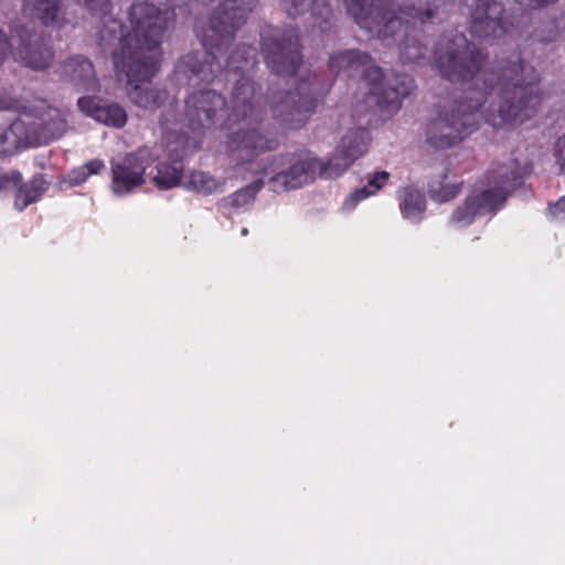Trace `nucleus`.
<instances>
[{
  "instance_id": "f257e3e1",
  "label": "nucleus",
  "mask_w": 565,
  "mask_h": 565,
  "mask_svg": "<svg viewBox=\"0 0 565 565\" xmlns=\"http://www.w3.org/2000/svg\"><path fill=\"white\" fill-rule=\"evenodd\" d=\"M483 56L461 33L444 36L434 53V63L450 81H473L466 100L439 113L427 127V142L446 149L460 142L476 129L475 111L486 108L492 126L521 124L541 102L535 70L515 57L508 65L484 71Z\"/></svg>"
},
{
  "instance_id": "f03ea898",
  "label": "nucleus",
  "mask_w": 565,
  "mask_h": 565,
  "mask_svg": "<svg viewBox=\"0 0 565 565\" xmlns=\"http://www.w3.org/2000/svg\"><path fill=\"white\" fill-rule=\"evenodd\" d=\"M256 50L243 46L234 51L226 62V72L235 78L232 92L231 106L228 107L222 95L215 90L202 89L192 93L185 100V110L181 119L182 126H186L192 132H200L209 128L216 120L226 116V124H241L227 141V151L241 162H252L258 156L273 151L278 147L277 136L265 129L260 120V109L255 100V88L249 78L239 75L255 64Z\"/></svg>"
},
{
  "instance_id": "7ed1b4c3",
  "label": "nucleus",
  "mask_w": 565,
  "mask_h": 565,
  "mask_svg": "<svg viewBox=\"0 0 565 565\" xmlns=\"http://www.w3.org/2000/svg\"><path fill=\"white\" fill-rule=\"evenodd\" d=\"M370 120L359 119V127L342 137L333 157L322 162L318 158L281 156L275 158L263 172L274 173L270 182L275 191L298 189L317 177L333 179L340 177L359 157L367 150L370 141L366 128Z\"/></svg>"
},
{
  "instance_id": "20e7f679",
  "label": "nucleus",
  "mask_w": 565,
  "mask_h": 565,
  "mask_svg": "<svg viewBox=\"0 0 565 565\" xmlns=\"http://www.w3.org/2000/svg\"><path fill=\"white\" fill-rule=\"evenodd\" d=\"M348 12L355 22L372 35L399 42L401 57L404 62H416L424 55L423 47L411 39L418 25L433 17V10L425 12L414 7L401 9L399 13L390 8L391 0H343Z\"/></svg>"
},
{
  "instance_id": "39448f33",
  "label": "nucleus",
  "mask_w": 565,
  "mask_h": 565,
  "mask_svg": "<svg viewBox=\"0 0 565 565\" xmlns=\"http://www.w3.org/2000/svg\"><path fill=\"white\" fill-rule=\"evenodd\" d=\"M329 68L335 75L348 77L361 76L369 88V96L365 99L367 106L376 104L386 110H396L401 100L411 93L414 81L407 75L396 79L390 87H384L381 68L375 66L367 54L356 50L339 52L330 57Z\"/></svg>"
},
{
  "instance_id": "423d86ee",
  "label": "nucleus",
  "mask_w": 565,
  "mask_h": 565,
  "mask_svg": "<svg viewBox=\"0 0 565 565\" xmlns=\"http://www.w3.org/2000/svg\"><path fill=\"white\" fill-rule=\"evenodd\" d=\"M526 173L527 170L525 168L521 170L514 161L499 166L491 172L488 188L475 190L467 198L465 205L454 212L451 222L459 226H467L477 215L495 212L503 205L508 194L521 184Z\"/></svg>"
},
{
  "instance_id": "0eeeda50",
  "label": "nucleus",
  "mask_w": 565,
  "mask_h": 565,
  "mask_svg": "<svg viewBox=\"0 0 565 565\" xmlns=\"http://www.w3.org/2000/svg\"><path fill=\"white\" fill-rule=\"evenodd\" d=\"M319 94L316 78L301 81L295 92L274 96L270 105L273 117L286 128H299L317 107Z\"/></svg>"
},
{
  "instance_id": "6e6552de",
  "label": "nucleus",
  "mask_w": 565,
  "mask_h": 565,
  "mask_svg": "<svg viewBox=\"0 0 565 565\" xmlns=\"http://www.w3.org/2000/svg\"><path fill=\"white\" fill-rule=\"evenodd\" d=\"M152 161L151 151L141 148L111 161V189L116 194H127L145 182V173Z\"/></svg>"
},
{
  "instance_id": "1a4fd4ad",
  "label": "nucleus",
  "mask_w": 565,
  "mask_h": 565,
  "mask_svg": "<svg viewBox=\"0 0 565 565\" xmlns=\"http://www.w3.org/2000/svg\"><path fill=\"white\" fill-rule=\"evenodd\" d=\"M263 52L268 66L279 75L294 74L299 66V44L295 31H289L282 38L263 35Z\"/></svg>"
},
{
  "instance_id": "9d476101",
  "label": "nucleus",
  "mask_w": 565,
  "mask_h": 565,
  "mask_svg": "<svg viewBox=\"0 0 565 565\" xmlns=\"http://www.w3.org/2000/svg\"><path fill=\"white\" fill-rule=\"evenodd\" d=\"M471 8V33L478 38H499L507 32L502 21V8L491 0H465Z\"/></svg>"
},
{
  "instance_id": "9b49d317",
  "label": "nucleus",
  "mask_w": 565,
  "mask_h": 565,
  "mask_svg": "<svg viewBox=\"0 0 565 565\" xmlns=\"http://www.w3.org/2000/svg\"><path fill=\"white\" fill-rule=\"evenodd\" d=\"M77 104L83 113L106 126L121 128L127 122V113L118 104L102 105L95 97H82Z\"/></svg>"
},
{
  "instance_id": "f8f14e48",
  "label": "nucleus",
  "mask_w": 565,
  "mask_h": 565,
  "mask_svg": "<svg viewBox=\"0 0 565 565\" xmlns=\"http://www.w3.org/2000/svg\"><path fill=\"white\" fill-rule=\"evenodd\" d=\"M24 10L35 12L44 25L62 26L70 20L65 18L61 0H24Z\"/></svg>"
},
{
  "instance_id": "ddd939ff",
  "label": "nucleus",
  "mask_w": 565,
  "mask_h": 565,
  "mask_svg": "<svg viewBox=\"0 0 565 565\" xmlns=\"http://www.w3.org/2000/svg\"><path fill=\"white\" fill-rule=\"evenodd\" d=\"M388 180L390 173L387 171H375L370 173L366 177V184L352 192L350 196L344 201L343 207L345 210L354 209L360 201L371 195H375L383 186L387 184Z\"/></svg>"
},
{
  "instance_id": "4468645a",
  "label": "nucleus",
  "mask_w": 565,
  "mask_h": 565,
  "mask_svg": "<svg viewBox=\"0 0 565 565\" xmlns=\"http://www.w3.org/2000/svg\"><path fill=\"white\" fill-rule=\"evenodd\" d=\"M63 74L73 82L86 84L87 88L94 89L96 86L93 64L82 56L70 58L63 65Z\"/></svg>"
},
{
  "instance_id": "2eb2a0df",
  "label": "nucleus",
  "mask_w": 565,
  "mask_h": 565,
  "mask_svg": "<svg viewBox=\"0 0 565 565\" xmlns=\"http://www.w3.org/2000/svg\"><path fill=\"white\" fill-rule=\"evenodd\" d=\"M399 206L405 218L419 221L425 211L424 195L415 188L405 186L399 191Z\"/></svg>"
},
{
  "instance_id": "dca6fc26",
  "label": "nucleus",
  "mask_w": 565,
  "mask_h": 565,
  "mask_svg": "<svg viewBox=\"0 0 565 565\" xmlns=\"http://www.w3.org/2000/svg\"><path fill=\"white\" fill-rule=\"evenodd\" d=\"M46 190L45 181L40 178H33L29 183L21 185L15 194V207L20 211L38 201Z\"/></svg>"
},
{
  "instance_id": "f3484780",
  "label": "nucleus",
  "mask_w": 565,
  "mask_h": 565,
  "mask_svg": "<svg viewBox=\"0 0 565 565\" xmlns=\"http://www.w3.org/2000/svg\"><path fill=\"white\" fill-rule=\"evenodd\" d=\"M182 164L173 160L172 164L159 163L156 167V174L152 175L154 184L160 189H170L181 181Z\"/></svg>"
},
{
  "instance_id": "a211bd4d",
  "label": "nucleus",
  "mask_w": 565,
  "mask_h": 565,
  "mask_svg": "<svg viewBox=\"0 0 565 565\" xmlns=\"http://www.w3.org/2000/svg\"><path fill=\"white\" fill-rule=\"evenodd\" d=\"M459 192L460 183L448 180L447 175H444L441 180L433 181L428 188L430 198L439 203L452 200Z\"/></svg>"
},
{
  "instance_id": "6ab92c4d",
  "label": "nucleus",
  "mask_w": 565,
  "mask_h": 565,
  "mask_svg": "<svg viewBox=\"0 0 565 565\" xmlns=\"http://www.w3.org/2000/svg\"><path fill=\"white\" fill-rule=\"evenodd\" d=\"M184 185L203 194H210L217 189L215 179L201 171L192 172Z\"/></svg>"
},
{
  "instance_id": "aec40b11",
  "label": "nucleus",
  "mask_w": 565,
  "mask_h": 565,
  "mask_svg": "<svg viewBox=\"0 0 565 565\" xmlns=\"http://www.w3.org/2000/svg\"><path fill=\"white\" fill-rule=\"evenodd\" d=\"M104 169L105 164L102 160L93 159L84 166L74 169L70 173V182L75 185L81 184L85 182L89 175L98 174Z\"/></svg>"
},
{
  "instance_id": "412c9836",
  "label": "nucleus",
  "mask_w": 565,
  "mask_h": 565,
  "mask_svg": "<svg viewBox=\"0 0 565 565\" xmlns=\"http://www.w3.org/2000/svg\"><path fill=\"white\" fill-rule=\"evenodd\" d=\"M263 185L264 182L262 180H257L248 186L236 191L232 196V204L235 206H242L250 203Z\"/></svg>"
},
{
  "instance_id": "4be33fe9",
  "label": "nucleus",
  "mask_w": 565,
  "mask_h": 565,
  "mask_svg": "<svg viewBox=\"0 0 565 565\" xmlns=\"http://www.w3.org/2000/svg\"><path fill=\"white\" fill-rule=\"evenodd\" d=\"M311 12L317 19H321L322 22H327L331 15L327 0H312Z\"/></svg>"
},
{
  "instance_id": "5701e85b",
  "label": "nucleus",
  "mask_w": 565,
  "mask_h": 565,
  "mask_svg": "<svg viewBox=\"0 0 565 565\" xmlns=\"http://www.w3.org/2000/svg\"><path fill=\"white\" fill-rule=\"evenodd\" d=\"M548 211L551 217L554 220H565V196L561 198L556 203L551 204Z\"/></svg>"
},
{
  "instance_id": "b1692460",
  "label": "nucleus",
  "mask_w": 565,
  "mask_h": 565,
  "mask_svg": "<svg viewBox=\"0 0 565 565\" xmlns=\"http://www.w3.org/2000/svg\"><path fill=\"white\" fill-rule=\"evenodd\" d=\"M555 154L562 172L565 173V135L557 140Z\"/></svg>"
},
{
  "instance_id": "393cba45",
  "label": "nucleus",
  "mask_w": 565,
  "mask_h": 565,
  "mask_svg": "<svg viewBox=\"0 0 565 565\" xmlns=\"http://www.w3.org/2000/svg\"><path fill=\"white\" fill-rule=\"evenodd\" d=\"M285 10L289 15H296L300 12V8L303 7L306 0H282Z\"/></svg>"
},
{
  "instance_id": "a878e982",
  "label": "nucleus",
  "mask_w": 565,
  "mask_h": 565,
  "mask_svg": "<svg viewBox=\"0 0 565 565\" xmlns=\"http://www.w3.org/2000/svg\"><path fill=\"white\" fill-rule=\"evenodd\" d=\"M175 142L178 143V146L179 145L181 146V149H179L178 147L173 149V150L178 151L175 157L177 158H181L183 156V153H184L185 148L191 147L190 137L189 136H179L175 139Z\"/></svg>"
},
{
  "instance_id": "bb28decb",
  "label": "nucleus",
  "mask_w": 565,
  "mask_h": 565,
  "mask_svg": "<svg viewBox=\"0 0 565 565\" xmlns=\"http://www.w3.org/2000/svg\"><path fill=\"white\" fill-rule=\"evenodd\" d=\"M520 4L525 6L527 8H539L547 3L555 2L556 0H518Z\"/></svg>"
},
{
  "instance_id": "cd10ccee",
  "label": "nucleus",
  "mask_w": 565,
  "mask_h": 565,
  "mask_svg": "<svg viewBox=\"0 0 565 565\" xmlns=\"http://www.w3.org/2000/svg\"><path fill=\"white\" fill-rule=\"evenodd\" d=\"M161 125L163 129L169 130L168 122L166 120H162Z\"/></svg>"
},
{
  "instance_id": "c85d7f7f",
  "label": "nucleus",
  "mask_w": 565,
  "mask_h": 565,
  "mask_svg": "<svg viewBox=\"0 0 565 565\" xmlns=\"http://www.w3.org/2000/svg\"><path fill=\"white\" fill-rule=\"evenodd\" d=\"M171 138H172V135L170 132L167 134V141H168V145L170 146V142H171Z\"/></svg>"
},
{
  "instance_id": "c756f323",
  "label": "nucleus",
  "mask_w": 565,
  "mask_h": 565,
  "mask_svg": "<svg viewBox=\"0 0 565 565\" xmlns=\"http://www.w3.org/2000/svg\"><path fill=\"white\" fill-rule=\"evenodd\" d=\"M241 233H242L243 236H246L248 234V230L247 228H243Z\"/></svg>"
}]
</instances>
